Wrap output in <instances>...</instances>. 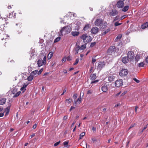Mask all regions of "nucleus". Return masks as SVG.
<instances>
[{
  "mask_svg": "<svg viewBox=\"0 0 148 148\" xmlns=\"http://www.w3.org/2000/svg\"><path fill=\"white\" fill-rule=\"evenodd\" d=\"M80 38L83 40L84 44H87L92 40V38L90 36L87 35L86 34L82 35L80 37Z\"/></svg>",
  "mask_w": 148,
  "mask_h": 148,
  "instance_id": "nucleus-1",
  "label": "nucleus"
},
{
  "mask_svg": "<svg viewBox=\"0 0 148 148\" xmlns=\"http://www.w3.org/2000/svg\"><path fill=\"white\" fill-rule=\"evenodd\" d=\"M71 30V25L70 24L66 26L63 27L61 29L60 32L61 34H62L63 32H64L66 34H68L69 33ZM61 35H62V34Z\"/></svg>",
  "mask_w": 148,
  "mask_h": 148,
  "instance_id": "nucleus-2",
  "label": "nucleus"
},
{
  "mask_svg": "<svg viewBox=\"0 0 148 148\" xmlns=\"http://www.w3.org/2000/svg\"><path fill=\"white\" fill-rule=\"evenodd\" d=\"M17 89L16 88H13V90L12 91V93L13 94H15L13 96V98L19 96L20 94L21 93V92L20 91H19L18 92H17Z\"/></svg>",
  "mask_w": 148,
  "mask_h": 148,
  "instance_id": "nucleus-3",
  "label": "nucleus"
},
{
  "mask_svg": "<svg viewBox=\"0 0 148 148\" xmlns=\"http://www.w3.org/2000/svg\"><path fill=\"white\" fill-rule=\"evenodd\" d=\"M125 0H119L116 3V5L117 7L120 9L123 8L124 5V1Z\"/></svg>",
  "mask_w": 148,
  "mask_h": 148,
  "instance_id": "nucleus-4",
  "label": "nucleus"
},
{
  "mask_svg": "<svg viewBox=\"0 0 148 148\" xmlns=\"http://www.w3.org/2000/svg\"><path fill=\"white\" fill-rule=\"evenodd\" d=\"M128 73V70L126 69H124L121 70L119 73V75L122 77L125 76Z\"/></svg>",
  "mask_w": 148,
  "mask_h": 148,
  "instance_id": "nucleus-5",
  "label": "nucleus"
},
{
  "mask_svg": "<svg viewBox=\"0 0 148 148\" xmlns=\"http://www.w3.org/2000/svg\"><path fill=\"white\" fill-rule=\"evenodd\" d=\"M103 20L101 19H98L95 21L94 24L95 25L100 27L102 24H103Z\"/></svg>",
  "mask_w": 148,
  "mask_h": 148,
  "instance_id": "nucleus-6",
  "label": "nucleus"
},
{
  "mask_svg": "<svg viewBox=\"0 0 148 148\" xmlns=\"http://www.w3.org/2000/svg\"><path fill=\"white\" fill-rule=\"evenodd\" d=\"M123 81L122 79H119L116 80L115 83V84L116 87H119L122 86L123 84Z\"/></svg>",
  "mask_w": 148,
  "mask_h": 148,
  "instance_id": "nucleus-7",
  "label": "nucleus"
},
{
  "mask_svg": "<svg viewBox=\"0 0 148 148\" xmlns=\"http://www.w3.org/2000/svg\"><path fill=\"white\" fill-rule=\"evenodd\" d=\"M127 57L130 60H132L134 57V52L132 51L128 52L127 54Z\"/></svg>",
  "mask_w": 148,
  "mask_h": 148,
  "instance_id": "nucleus-8",
  "label": "nucleus"
},
{
  "mask_svg": "<svg viewBox=\"0 0 148 148\" xmlns=\"http://www.w3.org/2000/svg\"><path fill=\"white\" fill-rule=\"evenodd\" d=\"M105 66V64L104 62H100L98 64L97 67V70H101L103 67H104Z\"/></svg>",
  "mask_w": 148,
  "mask_h": 148,
  "instance_id": "nucleus-9",
  "label": "nucleus"
},
{
  "mask_svg": "<svg viewBox=\"0 0 148 148\" xmlns=\"http://www.w3.org/2000/svg\"><path fill=\"white\" fill-rule=\"evenodd\" d=\"M118 11L116 9H113L109 12V14L110 16H114L117 15Z\"/></svg>",
  "mask_w": 148,
  "mask_h": 148,
  "instance_id": "nucleus-10",
  "label": "nucleus"
},
{
  "mask_svg": "<svg viewBox=\"0 0 148 148\" xmlns=\"http://www.w3.org/2000/svg\"><path fill=\"white\" fill-rule=\"evenodd\" d=\"M99 28L96 27H93L91 29L90 32L92 34H97L99 32Z\"/></svg>",
  "mask_w": 148,
  "mask_h": 148,
  "instance_id": "nucleus-11",
  "label": "nucleus"
},
{
  "mask_svg": "<svg viewBox=\"0 0 148 148\" xmlns=\"http://www.w3.org/2000/svg\"><path fill=\"white\" fill-rule=\"evenodd\" d=\"M116 49L115 46H112L110 47L108 50V53H112L116 51Z\"/></svg>",
  "mask_w": 148,
  "mask_h": 148,
  "instance_id": "nucleus-12",
  "label": "nucleus"
},
{
  "mask_svg": "<svg viewBox=\"0 0 148 148\" xmlns=\"http://www.w3.org/2000/svg\"><path fill=\"white\" fill-rule=\"evenodd\" d=\"M79 50H80V46L79 45H77L76 44V46L74 48L73 50L75 55H76L78 53Z\"/></svg>",
  "mask_w": 148,
  "mask_h": 148,
  "instance_id": "nucleus-13",
  "label": "nucleus"
},
{
  "mask_svg": "<svg viewBox=\"0 0 148 148\" xmlns=\"http://www.w3.org/2000/svg\"><path fill=\"white\" fill-rule=\"evenodd\" d=\"M129 60L127 56L123 57L122 58V61L123 63L126 64L129 62Z\"/></svg>",
  "mask_w": 148,
  "mask_h": 148,
  "instance_id": "nucleus-14",
  "label": "nucleus"
},
{
  "mask_svg": "<svg viewBox=\"0 0 148 148\" xmlns=\"http://www.w3.org/2000/svg\"><path fill=\"white\" fill-rule=\"evenodd\" d=\"M45 61L43 62L42 60H38L37 62L38 66L40 67L45 64Z\"/></svg>",
  "mask_w": 148,
  "mask_h": 148,
  "instance_id": "nucleus-15",
  "label": "nucleus"
},
{
  "mask_svg": "<svg viewBox=\"0 0 148 148\" xmlns=\"http://www.w3.org/2000/svg\"><path fill=\"white\" fill-rule=\"evenodd\" d=\"M10 105H9L8 106L4 109V112H6L5 115L7 116L8 115L10 112Z\"/></svg>",
  "mask_w": 148,
  "mask_h": 148,
  "instance_id": "nucleus-16",
  "label": "nucleus"
},
{
  "mask_svg": "<svg viewBox=\"0 0 148 148\" xmlns=\"http://www.w3.org/2000/svg\"><path fill=\"white\" fill-rule=\"evenodd\" d=\"M2 27H3V25L0 27V34H3L5 36H6L7 37H8V36L4 34L5 32L4 31V28H2Z\"/></svg>",
  "mask_w": 148,
  "mask_h": 148,
  "instance_id": "nucleus-17",
  "label": "nucleus"
},
{
  "mask_svg": "<svg viewBox=\"0 0 148 148\" xmlns=\"http://www.w3.org/2000/svg\"><path fill=\"white\" fill-rule=\"evenodd\" d=\"M96 78V73L92 74L90 76V79L91 80H94Z\"/></svg>",
  "mask_w": 148,
  "mask_h": 148,
  "instance_id": "nucleus-18",
  "label": "nucleus"
},
{
  "mask_svg": "<svg viewBox=\"0 0 148 148\" xmlns=\"http://www.w3.org/2000/svg\"><path fill=\"white\" fill-rule=\"evenodd\" d=\"M148 26V22H146L142 25L141 28L142 29H145L147 28Z\"/></svg>",
  "mask_w": 148,
  "mask_h": 148,
  "instance_id": "nucleus-19",
  "label": "nucleus"
},
{
  "mask_svg": "<svg viewBox=\"0 0 148 148\" xmlns=\"http://www.w3.org/2000/svg\"><path fill=\"white\" fill-rule=\"evenodd\" d=\"M129 6L128 5H126L124 6L123 8H122V11L123 12H126L129 9Z\"/></svg>",
  "mask_w": 148,
  "mask_h": 148,
  "instance_id": "nucleus-20",
  "label": "nucleus"
},
{
  "mask_svg": "<svg viewBox=\"0 0 148 148\" xmlns=\"http://www.w3.org/2000/svg\"><path fill=\"white\" fill-rule=\"evenodd\" d=\"M30 74L33 77L36 75H39L38 74V70H36L35 71H33Z\"/></svg>",
  "mask_w": 148,
  "mask_h": 148,
  "instance_id": "nucleus-21",
  "label": "nucleus"
},
{
  "mask_svg": "<svg viewBox=\"0 0 148 148\" xmlns=\"http://www.w3.org/2000/svg\"><path fill=\"white\" fill-rule=\"evenodd\" d=\"M82 101V98L80 96L79 98H78L76 101H75V106H76L77 103L78 104H79Z\"/></svg>",
  "mask_w": 148,
  "mask_h": 148,
  "instance_id": "nucleus-22",
  "label": "nucleus"
},
{
  "mask_svg": "<svg viewBox=\"0 0 148 148\" xmlns=\"http://www.w3.org/2000/svg\"><path fill=\"white\" fill-rule=\"evenodd\" d=\"M107 25V23L106 22H105L104 23L103 22V24H102L101 26L100 27V28L102 29H104L106 28Z\"/></svg>",
  "mask_w": 148,
  "mask_h": 148,
  "instance_id": "nucleus-23",
  "label": "nucleus"
},
{
  "mask_svg": "<svg viewBox=\"0 0 148 148\" xmlns=\"http://www.w3.org/2000/svg\"><path fill=\"white\" fill-rule=\"evenodd\" d=\"M101 90L103 92H106L108 90V87L104 85L102 87Z\"/></svg>",
  "mask_w": 148,
  "mask_h": 148,
  "instance_id": "nucleus-24",
  "label": "nucleus"
},
{
  "mask_svg": "<svg viewBox=\"0 0 148 148\" xmlns=\"http://www.w3.org/2000/svg\"><path fill=\"white\" fill-rule=\"evenodd\" d=\"M90 26V25L89 24H87L86 25H85V26L83 28V30H84L86 31L89 28Z\"/></svg>",
  "mask_w": 148,
  "mask_h": 148,
  "instance_id": "nucleus-25",
  "label": "nucleus"
},
{
  "mask_svg": "<svg viewBox=\"0 0 148 148\" xmlns=\"http://www.w3.org/2000/svg\"><path fill=\"white\" fill-rule=\"evenodd\" d=\"M6 99L5 98H3L0 100V105H3L6 102Z\"/></svg>",
  "mask_w": 148,
  "mask_h": 148,
  "instance_id": "nucleus-26",
  "label": "nucleus"
},
{
  "mask_svg": "<svg viewBox=\"0 0 148 148\" xmlns=\"http://www.w3.org/2000/svg\"><path fill=\"white\" fill-rule=\"evenodd\" d=\"M114 77L113 75H111V76H109L108 77V80L111 82L114 80Z\"/></svg>",
  "mask_w": 148,
  "mask_h": 148,
  "instance_id": "nucleus-27",
  "label": "nucleus"
},
{
  "mask_svg": "<svg viewBox=\"0 0 148 148\" xmlns=\"http://www.w3.org/2000/svg\"><path fill=\"white\" fill-rule=\"evenodd\" d=\"M123 23L121 21H117L116 22L114 23V26L115 27H116L117 26L120 25L122 24Z\"/></svg>",
  "mask_w": 148,
  "mask_h": 148,
  "instance_id": "nucleus-28",
  "label": "nucleus"
},
{
  "mask_svg": "<svg viewBox=\"0 0 148 148\" xmlns=\"http://www.w3.org/2000/svg\"><path fill=\"white\" fill-rule=\"evenodd\" d=\"M79 34V32H72L71 34L74 36H78Z\"/></svg>",
  "mask_w": 148,
  "mask_h": 148,
  "instance_id": "nucleus-29",
  "label": "nucleus"
},
{
  "mask_svg": "<svg viewBox=\"0 0 148 148\" xmlns=\"http://www.w3.org/2000/svg\"><path fill=\"white\" fill-rule=\"evenodd\" d=\"M122 37L121 34H119L115 39V42H118L119 40H120Z\"/></svg>",
  "mask_w": 148,
  "mask_h": 148,
  "instance_id": "nucleus-30",
  "label": "nucleus"
},
{
  "mask_svg": "<svg viewBox=\"0 0 148 148\" xmlns=\"http://www.w3.org/2000/svg\"><path fill=\"white\" fill-rule=\"evenodd\" d=\"M27 86V85L24 84L23 85L22 87L21 88V90L23 91V92H24V91L26 90L25 88Z\"/></svg>",
  "mask_w": 148,
  "mask_h": 148,
  "instance_id": "nucleus-31",
  "label": "nucleus"
},
{
  "mask_svg": "<svg viewBox=\"0 0 148 148\" xmlns=\"http://www.w3.org/2000/svg\"><path fill=\"white\" fill-rule=\"evenodd\" d=\"M86 44H84V45H81V47H80V50H83L85 49L86 48Z\"/></svg>",
  "mask_w": 148,
  "mask_h": 148,
  "instance_id": "nucleus-32",
  "label": "nucleus"
},
{
  "mask_svg": "<svg viewBox=\"0 0 148 148\" xmlns=\"http://www.w3.org/2000/svg\"><path fill=\"white\" fill-rule=\"evenodd\" d=\"M110 28H108L104 32L102 33V35H105V34L109 32L110 31Z\"/></svg>",
  "mask_w": 148,
  "mask_h": 148,
  "instance_id": "nucleus-33",
  "label": "nucleus"
},
{
  "mask_svg": "<svg viewBox=\"0 0 148 148\" xmlns=\"http://www.w3.org/2000/svg\"><path fill=\"white\" fill-rule=\"evenodd\" d=\"M33 78L34 77L30 74V75L27 77V80L29 81H31Z\"/></svg>",
  "mask_w": 148,
  "mask_h": 148,
  "instance_id": "nucleus-34",
  "label": "nucleus"
},
{
  "mask_svg": "<svg viewBox=\"0 0 148 148\" xmlns=\"http://www.w3.org/2000/svg\"><path fill=\"white\" fill-rule=\"evenodd\" d=\"M53 53L52 52H50L48 55V58L49 59H50L53 56Z\"/></svg>",
  "mask_w": 148,
  "mask_h": 148,
  "instance_id": "nucleus-35",
  "label": "nucleus"
},
{
  "mask_svg": "<svg viewBox=\"0 0 148 148\" xmlns=\"http://www.w3.org/2000/svg\"><path fill=\"white\" fill-rule=\"evenodd\" d=\"M121 20L120 18H119V16H116L114 20L113 21H120Z\"/></svg>",
  "mask_w": 148,
  "mask_h": 148,
  "instance_id": "nucleus-36",
  "label": "nucleus"
},
{
  "mask_svg": "<svg viewBox=\"0 0 148 148\" xmlns=\"http://www.w3.org/2000/svg\"><path fill=\"white\" fill-rule=\"evenodd\" d=\"M85 132H82L79 135V139L80 140L82 139L83 137L85 135Z\"/></svg>",
  "mask_w": 148,
  "mask_h": 148,
  "instance_id": "nucleus-37",
  "label": "nucleus"
},
{
  "mask_svg": "<svg viewBox=\"0 0 148 148\" xmlns=\"http://www.w3.org/2000/svg\"><path fill=\"white\" fill-rule=\"evenodd\" d=\"M145 64L144 62H141L138 64V66L139 67H143L144 66Z\"/></svg>",
  "mask_w": 148,
  "mask_h": 148,
  "instance_id": "nucleus-38",
  "label": "nucleus"
},
{
  "mask_svg": "<svg viewBox=\"0 0 148 148\" xmlns=\"http://www.w3.org/2000/svg\"><path fill=\"white\" fill-rule=\"evenodd\" d=\"M72 100L71 99H67L66 100V102H67L68 103H70L72 101Z\"/></svg>",
  "mask_w": 148,
  "mask_h": 148,
  "instance_id": "nucleus-39",
  "label": "nucleus"
},
{
  "mask_svg": "<svg viewBox=\"0 0 148 148\" xmlns=\"http://www.w3.org/2000/svg\"><path fill=\"white\" fill-rule=\"evenodd\" d=\"M60 38H61L60 37H57L55 40L54 41V42H57L59 41L60 40Z\"/></svg>",
  "mask_w": 148,
  "mask_h": 148,
  "instance_id": "nucleus-40",
  "label": "nucleus"
},
{
  "mask_svg": "<svg viewBox=\"0 0 148 148\" xmlns=\"http://www.w3.org/2000/svg\"><path fill=\"white\" fill-rule=\"evenodd\" d=\"M96 44V42H92L91 43L90 47H94Z\"/></svg>",
  "mask_w": 148,
  "mask_h": 148,
  "instance_id": "nucleus-41",
  "label": "nucleus"
},
{
  "mask_svg": "<svg viewBox=\"0 0 148 148\" xmlns=\"http://www.w3.org/2000/svg\"><path fill=\"white\" fill-rule=\"evenodd\" d=\"M79 60L78 58H77V59H76L75 60V63H74L73 65H75L77 64L79 62Z\"/></svg>",
  "mask_w": 148,
  "mask_h": 148,
  "instance_id": "nucleus-42",
  "label": "nucleus"
},
{
  "mask_svg": "<svg viewBox=\"0 0 148 148\" xmlns=\"http://www.w3.org/2000/svg\"><path fill=\"white\" fill-rule=\"evenodd\" d=\"M67 61H71L72 60V58L70 56H68L66 58Z\"/></svg>",
  "mask_w": 148,
  "mask_h": 148,
  "instance_id": "nucleus-43",
  "label": "nucleus"
},
{
  "mask_svg": "<svg viewBox=\"0 0 148 148\" xmlns=\"http://www.w3.org/2000/svg\"><path fill=\"white\" fill-rule=\"evenodd\" d=\"M99 81V80L97 79L96 80H94L93 81H92L90 83L91 84H93V83H96L97 82H98Z\"/></svg>",
  "mask_w": 148,
  "mask_h": 148,
  "instance_id": "nucleus-44",
  "label": "nucleus"
},
{
  "mask_svg": "<svg viewBox=\"0 0 148 148\" xmlns=\"http://www.w3.org/2000/svg\"><path fill=\"white\" fill-rule=\"evenodd\" d=\"M60 140L59 141L55 143L54 144V146L55 147L57 146L59 144V143H60Z\"/></svg>",
  "mask_w": 148,
  "mask_h": 148,
  "instance_id": "nucleus-45",
  "label": "nucleus"
},
{
  "mask_svg": "<svg viewBox=\"0 0 148 148\" xmlns=\"http://www.w3.org/2000/svg\"><path fill=\"white\" fill-rule=\"evenodd\" d=\"M140 58V56L139 55H137L135 57V59L136 60L138 61Z\"/></svg>",
  "mask_w": 148,
  "mask_h": 148,
  "instance_id": "nucleus-46",
  "label": "nucleus"
},
{
  "mask_svg": "<svg viewBox=\"0 0 148 148\" xmlns=\"http://www.w3.org/2000/svg\"><path fill=\"white\" fill-rule=\"evenodd\" d=\"M28 71L30 72L32 70V68L31 67V66H29L28 67Z\"/></svg>",
  "mask_w": 148,
  "mask_h": 148,
  "instance_id": "nucleus-47",
  "label": "nucleus"
},
{
  "mask_svg": "<svg viewBox=\"0 0 148 148\" xmlns=\"http://www.w3.org/2000/svg\"><path fill=\"white\" fill-rule=\"evenodd\" d=\"M92 92V91L91 90H89L87 92V94H91Z\"/></svg>",
  "mask_w": 148,
  "mask_h": 148,
  "instance_id": "nucleus-48",
  "label": "nucleus"
},
{
  "mask_svg": "<svg viewBox=\"0 0 148 148\" xmlns=\"http://www.w3.org/2000/svg\"><path fill=\"white\" fill-rule=\"evenodd\" d=\"M133 80L137 83H139L140 82V81L137 79L136 78H134Z\"/></svg>",
  "mask_w": 148,
  "mask_h": 148,
  "instance_id": "nucleus-49",
  "label": "nucleus"
},
{
  "mask_svg": "<svg viewBox=\"0 0 148 148\" xmlns=\"http://www.w3.org/2000/svg\"><path fill=\"white\" fill-rule=\"evenodd\" d=\"M43 68H42L40 69L39 71H38V74L40 75L41 73V72L43 71Z\"/></svg>",
  "mask_w": 148,
  "mask_h": 148,
  "instance_id": "nucleus-50",
  "label": "nucleus"
},
{
  "mask_svg": "<svg viewBox=\"0 0 148 148\" xmlns=\"http://www.w3.org/2000/svg\"><path fill=\"white\" fill-rule=\"evenodd\" d=\"M127 16H126V15H124L122 16H121V17L120 18L121 20H123V19L125 18Z\"/></svg>",
  "mask_w": 148,
  "mask_h": 148,
  "instance_id": "nucleus-51",
  "label": "nucleus"
},
{
  "mask_svg": "<svg viewBox=\"0 0 148 148\" xmlns=\"http://www.w3.org/2000/svg\"><path fill=\"white\" fill-rule=\"evenodd\" d=\"M46 58H47L45 56L43 58V60H42V61L43 62H44L45 61V64L46 63Z\"/></svg>",
  "mask_w": 148,
  "mask_h": 148,
  "instance_id": "nucleus-52",
  "label": "nucleus"
},
{
  "mask_svg": "<svg viewBox=\"0 0 148 148\" xmlns=\"http://www.w3.org/2000/svg\"><path fill=\"white\" fill-rule=\"evenodd\" d=\"M77 96V94H75L73 95V97L75 99L76 98Z\"/></svg>",
  "mask_w": 148,
  "mask_h": 148,
  "instance_id": "nucleus-53",
  "label": "nucleus"
},
{
  "mask_svg": "<svg viewBox=\"0 0 148 148\" xmlns=\"http://www.w3.org/2000/svg\"><path fill=\"white\" fill-rule=\"evenodd\" d=\"M135 125V124H132L130 126V127L129 128V130L131 128H132V127H133Z\"/></svg>",
  "mask_w": 148,
  "mask_h": 148,
  "instance_id": "nucleus-54",
  "label": "nucleus"
},
{
  "mask_svg": "<svg viewBox=\"0 0 148 148\" xmlns=\"http://www.w3.org/2000/svg\"><path fill=\"white\" fill-rule=\"evenodd\" d=\"M68 142L67 141H65L63 143V144L64 145H68Z\"/></svg>",
  "mask_w": 148,
  "mask_h": 148,
  "instance_id": "nucleus-55",
  "label": "nucleus"
},
{
  "mask_svg": "<svg viewBox=\"0 0 148 148\" xmlns=\"http://www.w3.org/2000/svg\"><path fill=\"white\" fill-rule=\"evenodd\" d=\"M73 13V12H68L69 14V16L70 17H71L72 16V14Z\"/></svg>",
  "mask_w": 148,
  "mask_h": 148,
  "instance_id": "nucleus-56",
  "label": "nucleus"
},
{
  "mask_svg": "<svg viewBox=\"0 0 148 148\" xmlns=\"http://www.w3.org/2000/svg\"><path fill=\"white\" fill-rule=\"evenodd\" d=\"M96 61V60L95 59H94L93 58H92V63H94Z\"/></svg>",
  "mask_w": 148,
  "mask_h": 148,
  "instance_id": "nucleus-57",
  "label": "nucleus"
},
{
  "mask_svg": "<svg viewBox=\"0 0 148 148\" xmlns=\"http://www.w3.org/2000/svg\"><path fill=\"white\" fill-rule=\"evenodd\" d=\"M68 118V116L66 115V116H65L64 117H63V120H65L66 119Z\"/></svg>",
  "mask_w": 148,
  "mask_h": 148,
  "instance_id": "nucleus-58",
  "label": "nucleus"
},
{
  "mask_svg": "<svg viewBox=\"0 0 148 148\" xmlns=\"http://www.w3.org/2000/svg\"><path fill=\"white\" fill-rule=\"evenodd\" d=\"M37 124H35L33 126V128L34 129H35L36 127H37Z\"/></svg>",
  "mask_w": 148,
  "mask_h": 148,
  "instance_id": "nucleus-59",
  "label": "nucleus"
},
{
  "mask_svg": "<svg viewBox=\"0 0 148 148\" xmlns=\"http://www.w3.org/2000/svg\"><path fill=\"white\" fill-rule=\"evenodd\" d=\"M147 125H146V126L144 127L142 130V131H141V132H143L144 130H145L147 128Z\"/></svg>",
  "mask_w": 148,
  "mask_h": 148,
  "instance_id": "nucleus-60",
  "label": "nucleus"
},
{
  "mask_svg": "<svg viewBox=\"0 0 148 148\" xmlns=\"http://www.w3.org/2000/svg\"><path fill=\"white\" fill-rule=\"evenodd\" d=\"M75 108V107H74L73 106H72L71 107V108L69 109L70 111H71V110L73 109H74Z\"/></svg>",
  "mask_w": 148,
  "mask_h": 148,
  "instance_id": "nucleus-61",
  "label": "nucleus"
},
{
  "mask_svg": "<svg viewBox=\"0 0 148 148\" xmlns=\"http://www.w3.org/2000/svg\"><path fill=\"white\" fill-rule=\"evenodd\" d=\"M66 58H63L62 60V62H65L66 61Z\"/></svg>",
  "mask_w": 148,
  "mask_h": 148,
  "instance_id": "nucleus-62",
  "label": "nucleus"
},
{
  "mask_svg": "<svg viewBox=\"0 0 148 148\" xmlns=\"http://www.w3.org/2000/svg\"><path fill=\"white\" fill-rule=\"evenodd\" d=\"M4 115V113H0V117H2Z\"/></svg>",
  "mask_w": 148,
  "mask_h": 148,
  "instance_id": "nucleus-63",
  "label": "nucleus"
},
{
  "mask_svg": "<svg viewBox=\"0 0 148 148\" xmlns=\"http://www.w3.org/2000/svg\"><path fill=\"white\" fill-rule=\"evenodd\" d=\"M134 136V135H133V133H132L131 134L130 136H129V137H130V138H132Z\"/></svg>",
  "mask_w": 148,
  "mask_h": 148,
  "instance_id": "nucleus-64",
  "label": "nucleus"
}]
</instances>
